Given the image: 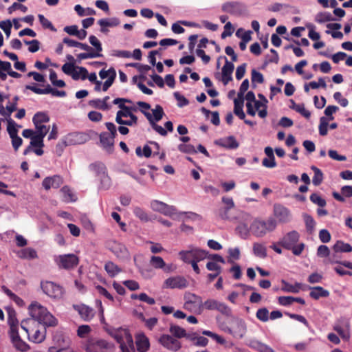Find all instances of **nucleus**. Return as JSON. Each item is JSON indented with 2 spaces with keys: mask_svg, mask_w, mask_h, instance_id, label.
Wrapping results in <instances>:
<instances>
[{
  "mask_svg": "<svg viewBox=\"0 0 352 352\" xmlns=\"http://www.w3.org/2000/svg\"><path fill=\"white\" fill-rule=\"evenodd\" d=\"M29 313L32 318L23 320L21 322V328L29 333L30 324H43L47 327H55L58 324L57 319L50 313L47 308L38 302H32L28 307Z\"/></svg>",
  "mask_w": 352,
  "mask_h": 352,
  "instance_id": "f257e3e1",
  "label": "nucleus"
},
{
  "mask_svg": "<svg viewBox=\"0 0 352 352\" xmlns=\"http://www.w3.org/2000/svg\"><path fill=\"white\" fill-rule=\"evenodd\" d=\"M277 226V221L272 217L266 221L255 219L250 226L252 234L256 237H263L268 232H273Z\"/></svg>",
  "mask_w": 352,
  "mask_h": 352,
  "instance_id": "f03ea898",
  "label": "nucleus"
},
{
  "mask_svg": "<svg viewBox=\"0 0 352 352\" xmlns=\"http://www.w3.org/2000/svg\"><path fill=\"white\" fill-rule=\"evenodd\" d=\"M112 336L120 344L122 352H135L132 336L127 329H118Z\"/></svg>",
  "mask_w": 352,
  "mask_h": 352,
  "instance_id": "7ed1b4c3",
  "label": "nucleus"
},
{
  "mask_svg": "<svg viewBox=\"0 0 352 352\" xmlns=\"http://www.w3.org/2000/svg\"><path fill=\"white\" fill-rule=\"evenodd\" d=\"M109 348L107 341L98 338H89L84 343V349L87 352H105Z\"/></svg>",
  "mask_w": 352,
  "mask_h": 352,
  "instance_id": "20e7f679",
  "label": "nucleus"
},
{
  "mask_svg": "<svg viewBox=\"0 0 352 352\" xmlns=\"http://www.w3.org/2000/svg\"><path fill=\"white\" fill-rule=\"evenodd\" d=\"M124 102H131L130 100L125 98H118L113 100V103L115 104H118L119 108L120 109L116 113V120H122V118H135L137 117L133 113V111H136V109L134 107H130L126 106Z\"/></svg>",
  "mask_w": 352,
  "mask_h": 352,
  "instance_id": "39448f33",
  "label": "nucleus"
},
{
  "mask_svg": "<svg viewBox=\"0 0 352 352\" xmlns=\"http://www.w3.org/2000/svg\"><path fill=\"white\" fill-rule=\"evenodd\" d=\"M41 287L43 292L49 297L60 299L63 295V289L52 281H41Z\"/></svg>",
  "mask_w": 352,
  "mask_h": 352,
  "instance_id": "423d86ee",
  "label": "nucleus"
},
{
  "mask_svg": "<svg viewBox=\"0 0 352 352\" xmlns=\"http://www.w3.org/2000/svg\"><path fill=\"white\" fill-rule=\"evenodd\" d=\"M97 176L99 177L100 182V188L107 190L111 185V178L109 177L106 172V167L102 164H93L90 166Z\"/></svg>",
  "mask_w": 352,
  "mask_h": 352,
  "instance_id": "0eeeda50",
  "label": "nucleus"
},
{
  "mask_svg": "<svg viewBox=\"0 0 352 352\" xmlns=\"http://www.w3.org/2000/svg\"><path fill=\"white\" fill-rule=\"evenodd\" d=\"M16 123L11 118L8 120L7 131L11 138L12 146L14 151H17L23 144V140L18 135V129H16Z\"/></svg>",
  "mask_w": 352,
  "mask_h": 352,
  "instance_id": "6e6552de",
  "label": "nucleus"
},
{
  "mask_svg": "<svg viewBox=\"0 0 352 352\" xmlns=\"http://www.w3.org/2000/svg\"><path fill=\"white\" fill-rule=\"evenodd\" d=\"M204 307L208 310H217L223 315L229 316L231 309L225 303L214 299H208L204 302Z\"/></svg>",
  "mask_w": 352,
  "mask_h": 352,
  "instance_id": "1a4fd4ad",
  "label": "nucleus"
},
{
  "mask_svg": "<svg viewBox=\"0 0 352 352\" xmlns=\"http://www.w3.org/2000/svg\"><path fill=\"white\" fill-rule=\"evenodd\" d=\"M151 207L154 211L160 212L166 216L172 217L176 214V208L174 206H169L158 200L152 201Z\"/></svg>",
  "mask_w": 352,
  "mask_h": 352,
  "instance_id": "9d476101",
  "label": "nucleus"
},
{
  "mask_svg": "<svg viewBox=\"0 0 352 352\" xmlns=\"http://www.w3.org/2000/svg\"><path fill=\"white\" fill-rule=\"evenodd\" d=\"M59 267L69 270L75 267L79 262L78 258L74 254L60 255L57 261Z\"/></svg>",
  "mask_w": 352,
  "mask_h": 352,
  "instance_id": "9b49d317",
  "label": "nucleus"
},
{
  "mask_svg": "<svg viewBox=\"0 0 352 352\" xmlns=\"http://www.w3.org/2000/svg\"><path fill=\"white\" fill-rule=\"evenodd\" d=\"M274 214L279 223H287L291 221L290 211L284 206L275 204L274 205Z\"/></svg>",
  "mask_w": 352,
  "mask_h": 352,
  "instance_id": "f8f14e48",
  "label": "nucleus"
},
{
  "mask_svg": "<svg viewBox=\"0 0 352 352\" xmlns=\"http://www.w3.org/2000/svg\"><path fill=\"white\" fill-rule=\"evenodd\" d=\"M300 235L293 230L287 233L278 242V244L287 250H291L299 240Z\"/></svg>",
  "mask_w": 352,
  "mask_h": 352,
  "instance_id": "ddd939ff",
  "label": "nucleus"
},
{
  "mask_svg": "<svg viewBox=\"0 0 352 352\" xmlns=\"http://www.w3.org/2000/svg\"><path fill=\"white\" fill-rule=\"evenodd\" d=\"M246 324L243 320L236 318L234 320L232 329H228V333L237 339L243 338L246 333Z\"/></svg>",
  "mask_w": 352,
  "mask_h": 352,
  "instance_id": "4468645a",
  "label": "nucleus"
},
{
  "mask_svg": "<svg viewBox=\"0 0 352 352\" xmlns=\"http://www.w3.org/2000/svg\"><path fill=\"white\" fill-rule=\"evenodd\" d=\"M40 324H30V329L29 330V333H28L29 340L35 342V343H41L45 338V327L43 326V331H41L38 329Z\"/></svg>",
  "mask_w": 352,
  "mask_h": 352,
  "instance_id": "2eb2a0df",
  "label": "nucleus"
},
{
  "mask_svg": "<svg viewBox=\"0 0 352 352\" xmlns=\"http://www.w3.org/2000/svg\"><path fill=\"white\" fill-rule=\"evenodd\" d=\"M159 341L165 348L173 351H178L182 346L177 339L169 335H162Z\"/></svg>",
  "mask_w": 352,
  "mask_h": 352,
  "instance_id": "dca6fc26",
  "label": "nucleus"
},
{
  "mask_svg": "<svg viewBox=\"0 0 352 352\" xmlns=\"http://www.w3.org/2000/svg\"><path fill=\"white\" fill-rule=\"evenodd\" d=\"M89 137L84 133H72L65 137L66 144L67 145L82 144L87 142Z\"/></svg>",
  "mask_w": 352,
  "mask_h": 352,
  "instance_id": "f3484780",
  "label": "nucleus"
},
{
  "mask_svg": "<svg viewBox=\"0 0 352 352\" xmlns=\"http://www.w3.org/2000/svg\"><path fill=\"white\" fill-rule=\"evenodd\" d=\"M114 139L115 138L109 135L108 132L100 134V143L108 153H112L113 151Z\"/></svg>",
  "mask_w": 352,
  "mask_h": 352,
  "instance_id": "a211bd4d",
  "label": "nucleus"
},
{
  "mask_svg": "<svg viewBox=\"0 0 352 352\" xmlns=\"http://www.w3.org/2000/svg\"><path fill=\"white\" fill-rule=\"evenodd\" d=\"M99 76L101 79L107 78L104 81L102 88H109L112 85L116 77V72L113 67H111L107 70L102 69L100 71Z\"/></svg>",
  "mask_w": 352,
  "mask_h": 352,
  "instance_id": "6ab92c4d",
  "label": "nucleus"
},
{
  "mask_svg": "<svg viewBox=\"0 0 352 352\" xmlns=\"http://www.w3.org/2000/svg\"><path fill=\"white\" fill-rule=\"evenodd\" d=\"M164 284L166 287L171 289H184L188 286V281L184 277L175 276L167 278Z\"/></svg>",
  "mask_w": 352,
  "mask_h": 352,
  "instance_id": "aec40b11",
  "label": "nucleus"
},
{
  "mask_svg": "<svg viewBox=\"0 0 352 352\" xmlns=\"http://www.w3.org/2000/svg\"><path fill=\"white\" fill-rule=\"evenodd\" d=\"M222 10L232 15H241L243 12L242 6L236 1L226 2L222 5Z\"/></svg>",
  "mask_w": 352,
  "mask_h": 352,
  "instance_id": "412c9836",
  "label": "nucleus"
},
{
  "mask_svg": "<svg viewBox=\"0 0 352 352\" xmlns=\"http://www.w3.org/2000/svg\"><path fill=\"white\" fill-rule=\"evenodd\" d=\"M63 182V181L62 177L56 175L52 177H45L42 182V185L45 190H48L51 188H59Z\"/></svg>",
  "mask_w": 352,
  "mask_h": 352,
  "instance_id": "4be33fe9",
  "label": "nucleus"
},
{
  "mask_svg": "<svg viewBox=\"0 0 352 352\" xmlns=\"http://www.w3.org/2000/svg\"><path fill=\"white\" fill-rule=\"evenodd\" d=\"M234 65L232 63L229 62L228 59L226 58V63L222 67L221 73V80L224 86L227 85V84L232 80V74L234 70Z\"/></svg>",
  "mask_w": 352,
  "mask_h": 352,
  "instance_id": "5701e85b",
  "label": "nucleus"
},
{
  "mask_svg": "<svg viewBox=\"0 0 352 352\" xmlns=\"http://www.w3.org/2000/svg\"><path fill=\"white\" fill-rule=\"evenodd\" d=\"M111 252L120 259H126L129 257L126 248L122 243L113 242L111 246Z\"/></svg>",
  "mask_w": 352,
  "mask_h": 352,
  "instance_id": "b1692460",
  "label": "nucleus"
},
{
  "mask_svg": "<svg viewBox=\"0 0 352 352\" xmlns=\"http://www.w3.org/2000/svg\"><path fill=\"white\" fill-rule=\"evenodd\" d=\"M215 144L228 148V149H236L239 147V144L232 135L227 138H221L215 141Z\"/></svg>",
  "mask_w": 352,
  "mask_h": 352,
  "instance_id": "393cba45",
  "label": "nucleus"
},
{
  "mask_svg": "<svg viewBox=\"0 0 352 352\" xmlns=\"http://www.w3.org/2000/svg\"><path fill=\"white\" fill-rule=\"evenodd\" d=\"M11 340L14 347L21 351H26L29 349V346L25 342H23L19 335L18 330L10 332Z\"/></svg>",
  "mask_w": 352,
  "mask_h": 352,
  "instance_id": "a878e982",
  "label": "nucleus"
},
{
  "mask_svg": "<svg viewBox=\"0 0 352 352\" xmlns=\"http://www.w3.org/2000/svg\"><path fill=\"white\" fill-rule=\"evenodd\" d=\"M335 330L342 337L349 338L350 337V322L349 320L342 319L340 325L335 327Z\"/></svg>",
  "mask_w": 352,
  "mask_h": 352,
  "instance_id": "bb28decb",
  "label": "nucleus"
},
{
  "mask_svg": "<svg viewBox=\"0 0 352 352\" xmlns=\"http://www.w3.org/2000/svg\"><path fill=\"white\" fill-rule=\"evenodd\" d=\"M8 322L10 326V332L18 330L19 322L16 318V313L12 308H8Z\"/></svg>",
  "mask_w": 352,
  "mask_h": 352,
  "instance_id": "cd10ccee",
  "label": "nucleus"
},
{
  "mask_svg": "<svg viewBox=\"0 0 352 352\" xmlns=\"http://www.w3.org/2000/svg\"><path fill=\"white\" fill-rule=\"evenodd\" d=\"M309 289L311 290L309 293V296L315 300H318L320 298H326L329 296V291L320 286L309 287Z\"/></svg>",
  "mask_w": 352,
  "mask_h": 352,
  "instance_id": "c85d7f7f",
  "label": "nucleus"
},
{
  "mask_svg": "<svg viewBox=\"0 0 352 352\" xmlns=\"http://www.w3.org/2000/svg\"><path fill=\"white\" fill-rule=\"evenodd\" d=\"M136 346L137 350L139 352H146L150 346L148 338L144 334L138 335L136 337Z\"/></svg>",
  "mask_w": 352,
  "mask_h": 352,
  "instance_id": "c756f323",
  "label": "nucleus"
},
{
  "mask_svg": "<svg viewBox=\"0 0 352 352\" xmlns=\"http://www.w3.org/2000/svg\"><path fill=\"white\" fill-rule=\"evenodd\" d=\"M74 308L85 320H89L94 317L93 309L86 305H77L74 306Z\"/></svg>",
  "mask_w": 352,
  "mask_h": 352,
  "instance_id": "7c9ffc66",
  "label": "nucleus"
},
{
  "mask_svg": "<svg viewBox=\"0 0 352 352\" xmlns=\"http://www.w3.org/2000/svg\"><path fill=\"white\" fill-rule=\"evenodd\" d=\"M186 298L187 300L184 304L185 308H188L189 305H195L199 307V308L204 307V303L200 296L194 294H189Z\"/></svg>",
  "mask_w": 352,
  "mask_h": 352,
  "instance_id": "2f4dec72",
  "label": "nucleus"
},
{
  "mask_svg": "<svg viewBox=\"0 0 352 352\" xmlns=\"http://www.w3.org/2000/svg\"><path fill=\"white\" fill-rule=\"evenodd\" d=\"M109 99V96L104 97L102 100L95 99L89 102V105L93 107L98 108L102 110L109 109L110 106L107 104V100Z\"/></svg>",
  "mask_w": 352,
  "mask_h": 352,
  "instance_id": "473e14b6",
  "label": "nucleus"
},
{
  "mask_svg": "<svg viewBox=\"0 0 352 352\" xmlns=\"http://www.w3.org/2000/svg\"><path fill=\"white\" fill-rule=\"evenodd\" d=\"M335 253L350 252L352 247L349 243H345L342 241H338L333 246Z\"/></svg>",
  "mask_w": 352,
  "mask_h": 352,
  "instance_id": "72a5a7b5",
  "label": "nucleus"
},
{
  "mask_svg": "<svg viewBox=\"0 0 352 352\" xmlns=\"http://www.w3.org/2000/svg\"><path fill=\"white\" fill-rule=\"evenodd\" d=\"M151 265L156 269H164L165 272L170 270V267H166V263L160 256H152L150 260Z\"/></svg>",
  "mask_w": 352,
  "mask_h": 352,
  "instance_id": "f704fd0d",
  "label": "nucleus"
},
{
  "mask_svg": "<svg viewBox=\"0 0 352 352\" xmlns=\"http://www.w3.org/2000/svg\"><path fill=\"white\" fill-rule=\"evenodd\" d=\"M37 94H51L53 96L64 97L66 96V92L63 90L59 91L58 89H31Z\"/></svg>",
  "mask_w": 352,
  "mask_h": 352,
  "instance_id": "c9c22d12",
  "label": "nucleus"
},
{
  "mask_svg": "<svg viewBox=\"0 0 352 352\" xmlns=\"http://www.w3.org/2000/svg\"><path fill=\"white\" fill-rule=\"evenodd\" d=\"M253 252L259 258H265L267 257V248L262 243H254L253 244Z\"/></svg>",
  "mask_w": 352,
  "mask_h": 352,
  "instance_id": "e433bc0d",
  "label": "nucleus"
},
{
  "mask_svg": "<svg viewBox=\"0 0 352 352\" xmlns=\"http://www.w3.org/2000/svg\"><path fill=\"white\" fill-rule=\"evenodd\" d=\"M19 256L23 259H33L37 258V253L34 249L27 248L19 252Z\"/></svg>",
  "mask_w": 352,
  "mask_h": 352,
  "instance_id": "4c0bfd02",
  "label": "nucleus"
},
{
  "mask_svg": "<svg viewBox=\"0 0 352 352\" xmlns=\"http://www.w3.org/2000/svg\"><path fill=\"white\" fill-rule=\"evenodd\" d=\"M202 334L213 338L214 340H216L217 343L220 344H225L226 346H232L233 345L232 343L227 342L226 340L223 337L212 331L205 330L202 332Z\"/></svg>",
  "mask_w": 352,
  "mask_h": 352,
  "instance_id": "58836bf2",
  "label": "nucleus"
},
{
  "mask_svg": "<svg viewBox=\"0 0 352 352\" xmlns=\"http://www.w3.org/2000/svg\"><path fill=\"white\" fill-rule=\"evenodd\" d=\"M104 270L111 277H114L122 271L117 265L111 261H108L105 263Z\"/></svg>",
  "mask_w": 352,
  "mask_h": 352,
  "instance_id": "ea45409f",
  "label": "nucleus"
},
{
  "mask_svg": "<svg viewBox=\"0 0 352 352\" xmlns=\"http://www.w3.org/2000/svg\"><path fill=\"white\" fill-rule=\"evenodd\" d=\"M290 102L292 103V105L289 107L291 109L298 112L307 119H309L310 118L311 113L308 110L305 109L304 104H297L293 100H290Z\"/></svg>",
  "mask_w": 352,
  "mask_h": 352,
  "instance_id": "a19ab883",
  "label": "nucleus"
},
{
  "mask_svg": "<svg viewBox=\"0 0 352 352\" xmlns=\"http://www.w3.org/2000/svg\"><path fill=\"white\" fill-rule=\"evenodd\" d=\"M153 114H151V121L154 122H157L161 120L164 116V112L163 108L157 104L155 109H152Z\"/></svg>",
  "mask_w": 352,
  "mask_h": 352,
  "instance_id": "79ce46f5",
  "label": "nucleus"
},
{
  "mask_svg": "<svg viewBox=\"0 0 352 352\" xmlns=\"http://www.w3.org/2000/svg\"><path fill=\"white\" fill-rule=\"evenodd\" d=\"M32 121L34 124L37 126L38 124L48 122L50 118L45 113L38 112L34 116Z\"/></svg>",
  "mask_w": 352,
  "mask_h": 352,
  "instance_id": "37998d69",
  "label": "nucleus"
},
{
  "mask_svg": "<svg viewBox=\"0 0 352 352\" xmlns=\"http://www.w3.org/2000/svg\"><path fill=\"white\" fill-rule=\"evenodd\" d=\"M311 168L314 172L312 183L314 186H318L322 183L323 180V174L322 171L315 166H312Z\"/></svg>",
  "mask_w": 352,
  "mask_h": 352,
  "instance_id": "c03bdc74",
  "label": "nucleus"
},
{
  "mask_svg": "<svg viewBox=\"0 0 352 352\" xmlns=\"http://www.w3.org/2000/svg\"><path fill=\"white\" fill-rule=\"evenodd\" d=\"M87 69L82 67H76V69L71 76L74 80H85L87 78Z\"/></svg>",
  "mask_w": 352,
  "mask_h": 352,
  "instance_id": "a18cd8bd",
  "label": "nucleus"
},
{
  "mask_svg": "<svg viewBox=\"0 0 352 352\" xmlns=\"http://www.w3.org/2000/svg\"><path fill=\"white\" fill-rule=\"evenodd\" d=\"M238 234L243 239H246L250 234V226L247 223H239L236 228Z\"/></svg>",
  "mask_w": 352,
  "mask_h": 352,
  "instance_id": "49530a36",
  "label": "nucleus"
},
{
  "mask_svg": "<svg viewBox=\"0 0 352 352\" xmlns=\"http://www.w3.org/2000/svg\"><path fill=\"white\" fill-rule=\"evenodd\" d=\"M120 20L116 17L111 18V19H102L98 21V23L100 25L107 26V27H116L120 25Z\"/></svg>",
  "mask_w": 352,
  "mask_h": 352,
  "instance_id": "de8ad7c7",
  "label": "nucleus"
},
{
  "mask_svg": "<svg viewBox=\"0 0 352 352\" xmlns=\"http://www.w3.org/2000/svg\"><path fill=\"white\" fill-rule=\"evenodd\" d=\"M61 192L63 195V201L65 202H72L76 200V196L73 194L69 188L67 186H63L61 190Z\"/></svg>",
  "mask_w": 352,
  "mask_h": 352,
  "instance_id": "09e8293b",
  "label": "nucleus"
},
{
  "mask_svg": "<svg viewBox=\"0 0 352 352\" xmlns=\"http://www.w3.org/2000/svg\"><path fill=\"white\" fill-rule=\"evenodd\" d=\"M146 118L149 122L150 125L151 127L160 135L162 136H166L167 135V131L164 129L162 126L158 125L156 124V122L151 121V114H146Z\"/></svg>",
  "mask_w": 352,
  "mask_h": 352,
  "instance_id": "8fccbe9b",
  "label": "nucleus"
},
{
  "mask_svg": "<svg viewBox=\"0 0 352 352\" xmlns=\"http://www.w3.org/2000/svg\"><path fill=\"white\" fill-rule=\"evenodd\" d=\"M170 332L177 338H184L186 333L184 328L175 324L170 325Z\"/></svg>",
  "mask_w": 352,
  "mask_h": 352,
  "instance_id": "3c124183",
  "label": "nucleus"
},
{
  "mask_svg": "<svg viewBox=\"0 0 352 352\" xmlns=\"http://www.w3.org/2000/svg\"><path fill=\"white\" fill-rule=\"evenodd\" d=\"M282 283L283 285V290L294 294L298 293L301 287V284L298 283L293 285L287 283L285 280H282Z\"/></svg>",
  "mask_w": 352,
  "mask_h": 352,
  "instance_id": "603ef678",
  "label": "nucleus"
},
{
  "mask_svg": "<svg viewBox=\"0 0 352 352\" xmlns=\"http://www.w3.org/2000/svg\"><path fill=\"white\" fill-rule=\"evenodd\" d=\"M256 317L258 320L261 322H267L270 318L268 309L266 307L258 309L256 313Z\"/></svg>",
  "mask_w": 352,
  "mask_h": 352,
  "instance_id": "864d4df0",
  "label": "nucleus"
},
{
  "mask_svg": "<svg viewBox=\"0 0 352 352\" xmlns=\"http://www.w3.org/2000/svg\"><path fill=\"white\" fill-rule=\"evenodd\" d=\"M179 254L181 257V259L186 263H190L192 260H194L192 248L189 250H182L179 252Z\"/></svg>",
  "mask_w": 352,
  "mask_h": 352,
  "instance_id": "5fc2aeb1",
  "label": "nucleus"
},
{
  "mask_svg": "<svg viewBox=\"0 0 352 352\" xmlns=\"http://www.w3.org/2000/svg\"><path fill=\"white\" fill-rule=\"evenodd\" d=\"M38 18L43 28L49 29L54 32L57 31L56 28L53 25V24L43 14H38Z\"/></svg>",
  "mask_w": 352,
  "mask_h": 352,
  "instance_id": "6e6d98bb",
  "label": "nucleus"
},
{
  "mask_svg": "<svg viewBox=\"0 0 352 352\" xmlns=\"http://www.w3.org/2000/svg\"><path fill=\"white\" fill-rule=\"evenodd\" d=\"M193 250V255H194V260L197 262H199L202 260H204L208 257V252L201 250L199 248H192Z\"/></svg>",
  "mask_w": 352,
  "mask_h": 352,
  "instance_id": "4d7b16f0",
  "label": "nucleus"
},
{
  "mask_svg": "<svg viewBox=\"0 0 352 352\" xmlns=\"http://www.w3.org/2000/svg\"><path fill=\"white\" fill-rule=\"evenodd\" d=\"M315 20L317 23H322L333 20V17L331 14L329 12H320L316 16Z\"/></svg>",
  "mask_w": 352,
  "mask_h": 352,
  "instance_id": "13d9d810",
  "label": "nucleus"
},
{
  "mask_svg": "<svg viewBox=\"0 0 352 352\" xmlns=\"http://www.w3.org/2000/svg\"><path fill=\"white\" fill-rule=\"evenodd\" d=\"M251 80H252V85L254 86H255L256 83L261 84V83L263 82L264 78H263V74L261 72L253 69L252 70V74H251Z\"/></svg>",
  "mask_w": 352,
  "mask_h": 352,
  "instance_id": "bf43d9fd",
  "label": "nucleus"
},
{
  "mask_svg": "<svg viewBox=\"0 0 352 352\" xmlns=\"http://www.w3.org/2000/svg\"><path fill=\"white\" fill-rule=\"evenodd\" d=\"M178 150L184 153L195 154L197 153V151L195 146L192 144H180L178 146Z\"/></svg>",
  "mask_w": 352,
  "mask_h": 352,
  "instance_id": "052dcab7",
  "label": "nucleus"
},
{
  "mask_svg": "<svg viewBox=\"0 0 352 352\" xmlns=\"http://www.w3.org/2000/svg\"><path fill=\"white\" fill-rule=\"evenodd\" d=\"M50 80L54 86L63 87L65 85V83L63 80L57 79V74L52 69L50 70Z\"/></svg>",
  "mask_w": 352,
  "mask_h": 352,
  "instance_id": "680f3d73",
  "label": "nucleus"
},
{
  "mask_svg": "<svg viewBox=\"0 0 352 352\" xmlns=\"http://www.w3.org/2000/svg\"><path fill=\"white\" fill-rule=\"evenodd\" d=\"M328 119L326 117H321L320 119L319 133L322 136L327 134Z\"/></svg>",
  "mask_w": 352,
  "mask_h": 352,
  "instance_id": "e2e57ef3",
  "label": "nucleus"
},
{
  "mask_svg": "<svg viewBox=\"0 0 352 352\" xmlns=\"http://www.w3.org/2000/svg\"><path fill=\"white\" fill-rule=\"evenodd\" d=\"M133 213L142 221L147 222L149 221V218L146 212L140 207H135L133 210Z\"/></svg>",
  "mask_w": 352,
  "mask_h": 352,
  "instance_id": "0e129e2a",
  "label": "nucleus"
},
{
  "mask_svg": "<svg viewBox=\"0 0 352 352\" xmlns=\"http://www.w3.org/2000/svg\"><path fill=\"white\" fill-rule=\"evenodd\" d=\"M232 208L228 207H223L219 209L218 215L219 217L224 220H231L232 217L230 215V211Z\"/></svg>",
  "mask_w": 352,
  "mask_h": 352,
  "instance_id": "69168bd1",
  "label": "nucleus"
},
{
  "mask_svg": "<svg viewBox=\"0 0 352 352\" xmlns=\"http://www.w3.org/2000/svg\"><path fill=\"white\" fill-rule=\"evenodd\" d=\"M310 200L315 204H317L320 207H324L326 206V201L322 199L317 193H313L310 196Z\"/></svg>",
  "mask_w": 352,
  "mask_h": 352,
  "instance_id": "338daca9",
  "label": "nucleus"
},
{
  "mask_svg": "<svg viewBox=\"0 0 352 352\" xmlns=\"http://www.w3.org/2000/svg\"><path fill=\"white\" fill-rule=\"evenodd\" d=\"M0 28L4 31L7 37H9L12 28L11 21L9 19L0 21Z\"/></svg>",
  "mask_w": 352,
  "mask_h": 352,
  "instance_id": "774afa93",
  "label": "nucleus"
}]
</instances>
